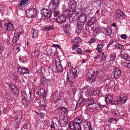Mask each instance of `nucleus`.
Returning <instances> with one entry per match:
<instances>
[{
  "instance_id": "8fccbe9b",
  "label": "nucleus",
  "mask_w": 130,
  "mask_h": 130,
  "mask_svg": "<svg viewBox=\"0 0 130 130\" xmlns=\"http://www.w3.org/2000/svg\"><path fill=\"white\" fill-rule=\"evenodd\" d=\"M9 87L11 90H13L16 87L13 84H10L9 86Z\"/></svg>"
},
{
  "instance_id": "6e6d98bb",
  "label": "nucleus",
  "mask_w": 130,
  "mask_h": 130,
  "mask_svg": "<svg viewBox=\"0 0 130 130\" xmlns=\"http://www.w3.org/2000/svg\"><path fill=\"white\" fill-rule=\"evenodd\" d=\"M121 38L123 39H126L127 38V37L125 34H122L121 35Z\"/></svg>"
},
{
  "instance_id": "338daca9",
  "label": "nucleus",
  "mask_w": 130,
  "mask_h": 130,
  "mask_svg": "<svg viewBox=\"0 0 130 130\" xmlns=\"http://www.w3.org/2000/svg\"><path fill=\"white\" fill-rule=\"evenodd\" d=\"M56 68H57L58 69V68H59L60 69H61L62 68V67L60 66H58L57 67H56Z\"/></svg>"
},
{
  "instance_id": "9d476101",
  "label": "nucleus",
  "mask_w": 130,
  "mask_h": 130,
  "mask_svg": "<svg viewBox=\"0 0 130 130\" xmlns=\"http://www.w3.org/2000/svg\"><path fill=\"white\" fill-rule=\"evenodd\" d=\"M105 101L107 104H112L114 101L113 98L110 94L106 95L105 98Z\"/></svg>"
},
{
  "instance_id": "4c0bfd02",
  "label": "nucleus",
  "mask_w": 130,
  "mask_h": 130,
  "mask_svg": "<svg viewBox=\"0 0 130 130\" xmlns=\"http://www.w3.org/2000/svg\"><path fill=\"white\" fill-rule=\"evenodd\" d=\"M114 85V83L112 81H110L108 85L109 87V88H111L113 87Z\"/></svg>"
},
{
  "instance_id": "49530a36",
  "label": "nucleus",
  "mask_w": 130,
  "mask_h": 130,
  "mask_svg": "<svg viewBox=\"0 0 130 130\" xmlns=\"http://www.w3.org/2000/svg\"><path fill=\"white\" fill-rule=\"evenodd\" d=\"M56 124L54 123L53 122L52 124H51V126H50V127L51 128V129H55V125Z\"/></svg>"
},
{
  "instance_id": "58836bf2",
  "label": "nucleus",
  "mask_w": 130,
  "mask_h": 130,
  "mask_svg": "<svg viewBox=\"0 0 130 130\" xmlns=\"http://www.w3.org/2000/svg\"><path fill=\"white\" fill-rule=\"evenodd\" d=\"M104 46V44L103 42H99V43L97 45V46L99 47H101V48H102Z\"/></svg>"
},
{
  "instance_id": "e2e57ef3",
  "label": "nucleus",
  "mask_w": 130,
  "mask_h": 130,
  "mask_svg": "<svg viewBox=\"0 0 130 130\" xmlns=\"http://www.w3.org/2000/svg\"><path fill=\"white\" fill-rule=\"evenodd\" d=\"M71 65V63L70 62H68L67 65L68 67H70Z\"/></svg>"
},
{
  "instance_id": "a19ab883",
  "label": "nucleus",
  "mask_w": 130,
  "mask_h": 130,
  "mask_svg": "<svg viewBox=\"0 0 130 130\" xmlns=\"http://www.w3.org/2000/svg\"><path fill=\"white\" fill-rule=\"evenodd\" d=\"M94 58L95 60L98 61L100 59V55H96L94 56Z\"/></svg>"
},
{
  "instance_id": "423d86ee",
  "label": "nucleus",
  "mask_w": 130,
  "mask_h": 130,
  "mask_svg": "<svg viewBox=\"0 0 130 130\" xmlns=\"http://www.w3.org/2000/svg\"><path fill=\"white\" fill-rule=\"evenodd\" d=\"M53 4H50L48 7L51 10H54L55 8H56L59 6V3L60 2V0H51Z\"/></svg>"
},
{
  "instance_id": "4be33fe9",
  "label": "nucleus",
  "mask_w": 130,
  "mask_h": 130,
  "mask_svg": "<svg viewBox=\"0 0 130 130\" xmlns=\"http://www.w3.org/2000/svg\"><path fill=\"white\" fill-rule=\"evenodd\" d=\"M100 55L101 60L103 61L105 60L107 56V54L106 53L103 52Z\"/></svg>"
},
{
  "instance_id": "13d9d810",
  "label": "nucleus",
  "mask_w": 130,
  "mask_h": 130,
  "mask_svg": "<svg viewBox=\"0 0 130 130\" xmlns=\"http://www.w3.org/2000/svg\"><path fill=\"white\" fill-rule=\"evenodd\" d=\"M4 49V48L0 45V54H2Z\"/></svg>"
},
{
  "instance_id": "79ce46f5",
  "label": "nucleus",
  "mask_w": 130,
  "mask_h": 130,
  "mask_svg": "<svg viewBox=\"0 0 130 130\" xmlns=\"http://www.w3.org/2000/svg\"><path fill=\"white\" fill-rule=\"evenodd\" d=\"M69 14V11L68 10H65L63 12V15L65 16L66 17V15H68Z\"/></svg>"
},
{
  "instance_id": "20e7f679",
  "label": "nucleus",
  "mask_w": 130,
  "mask_h": 130,
  "mask_svg": "<svg viewBox=\"0 0 130 130\" xmlns=\"http://www.w3.org/2000/svg\"><path fill=\"white\" fill-rule=\"evenodd\" d=\"M74 126L76 130H81L82 127L80 124L82 123L81 120L79 118H77L74 120Z\"/></svg>"
},
{
  "instance_id": "f3484780",
  "label": "nucleus",
  "mask_w": 130,
  "mask_h": 130,
  "mask_svg": "<svg viewBox=\"0 0 130 130\" xmlns=\"http://www.w3.org/2000/svg\"><path fill=\"white\" fill-rule=\"evenodd\" d=\"M122 14L123 15V12L120 10H117L115 14V17L116 19H119L121 17Z\"/></svg>"
},
{
  "instance_id": "f03ea898",
  "label": "nucleus",
  "mask_w": 130,
  "mask_h": 130,
  "mask_svg": "<svg viewBox=\"0 0 130 130\" xmlns=\"http://www.w3.org/2000/svg\"><path fill=\"white\" fill-rule=\"evenodd\" d=\"M87 17L86 14L85 13H83L80 17L79 18V21L77 22V24L78 27H79L80 25H82L83 26L85 23L86 22Z\"/></svg>"
},
{
  "instance_id": "bb28decb",
  "label": "nucleus",
  "mask_w": 130,
  "mask_h": 130,
  "mask_svg": "<svg viewBox=\"0 0 130 130\" xmlns=\"http://www.w3.org/2000/svg\"><path fill=\"white\" fill-rule=\"evenodd\" d=\"M94 18H92L90 19L87 22V24L89 25H91L92 24L94 23L95 22V21L94 20L92 21V20H94Z\"/></svg>"
},
{
  "instance_id": "6e6552de",
  "label": "nucleus",
  "mask_w": 130,
  "mask_h": 130,
  "mask_svg": "<svg viewBox=\"0 0 130 130\" xmlns=\"http://www.w3.org/2000/svg\"><path fill=\"white\" fill-rule=\"evenodd\" d=\"M5 23L4 26L5 29L8 31L12 30L14 29V27L13 25L11 23L8 22H6V20L4 21Z\"/></svg>"
},
{
  "instance_id": "f704fd0d",
  "label": "nucleus",
  "mask_w": 130,
  "mask_h": 130,
  "mask_svg": "<svg viewBox=\"0 0 130 130\" xmlns=\"http://www.w3.org/2000/svg\"><path fill=\"white\" fill-rule=\"evenodd\" d=\"M88 106H89L90 105L93 104L94 103V102L93 100L92 99H91L88 100L87 102Z\"/></svg>"
},
{
  "instance_id": "a211bd4d",
  "label": "nucleus",
  "mask_w": 130,
  "mask_h": 130,
  "mask_svg": "<svg viewBox=\"0 0 130 130\" xmlns=\"http://www.w3.org/2000/svg\"><path fill=\"white\" fill-rule=\"evenodd\" d=\"M72 41L74 44L79 45L82 41L81 39L79 37H76L72 40Z\"/></svg>"
},
{
  "instance_id": "2f4dec72",
  "label": "nucleus",
  "mask_w": 130,
  "mask_h": 130,
  "mask_svg": "<svg viewBox=\"0 0 130 130\" xmlns=\"http://www.w3.org/2000/svg\"><path fill=\"white\" fill-rule=\"evenodd\" d=\"M69 127L72 130H74L75 129V126H74V123L70 122L69 123Z\"/></svg>"
},
{
  "instance_id": "412c9836",
  "label": "nucleus",
  "mask_w": 130,
  "mask_h": 130,
  "mask_svg": "<svg viewBox=\"0 0 130 130\" xmlns=\"http://www.w3.org/2000/svg\"><path fill=\"white\" fill-rule=\"evenodd\" d=\"M59 113L60 112L62 114H64L67 112V109L66 107H61L59 108Z\"/></svg>"
},
{
  "instance_id": "f8f14e48",
  "label": "nucleus",
  "mask_w": 130,
  "mask_h": 130,
  "mask_svg": "<svg viewBox=\"0 0 130 130\" xmlns=\"http://www.w3.org/2000/svg\"><path fill=\"white\" fill-rule=\"evenodd\" d=\"M77 12L74 11L71 15L70 17V20L73 22H75L78 19V17L76 15Z\"/></svg>"
},
{
  "instance_id": "ddd939ff",
  "label": "nucleus",
  "mask_w": 130,
  "mask_h": 130,
  "mask_svg": "<svg viewBox=\"0 0 130 130\" xmlns=\"http://www.w3.org/2000/svg\"><path fill=\"white\" fill-rule=\"evenodd\" d=\"M66 19V17L63 15H59L56 18L57 21L61 23H62L64 22Z\"/></svg>"
},
{
  "instance_id": "052dcab7",
  "label": "nucleus",
  "mask_w": 130,
  "mask_h": 130,
  "mask_svg": "<svg viewBox=\"0 0 130 130\" xmlns=\"http://www.w3.org/2000/svg\"><path fill=\"white\" fill-rule=\"evenodd\" d=\"M53 46L54 47H57L58 48H59L60 47V45L57 44H53Z\"/></svg>"
},
{
  "instance_id": "b1692460",
  "label": "nucleus",
  "mask_w": 130,
  "mask_h": 130,
  "mask_svg": "<svg viewBox=\"0 0 130 130\" xmlns=\"http://www.w3.org/2000/svg\"><path fill=\"white\" fill-rule=\"evenodd\" d=\"M22 101L23 104L25 106H27L29 105V102L28 100L26 98H22Z\"/></svg>"
},
{
  "instance_id": "69168bd1",
  "label": "nucleus",
  "mask_w": 130,
  "mask_h": 130,
  "mask_svg": "<svg viewBox=\"0 0 130 130\" xmlns=\"http://www.w3.org/2000/svg\"><path fill=\"white\" fill-rule=\"evenodd\" d=\"M91 51V50H86L85 51V52H90Z\"/></svg>"
},
{
  "instance_id": "c9c22d12",
  "label": "nucleus",
  "mask_w": 130,
  "mask_h": 130,
  "mask_svg": "<svg viewBox=\"0 0 130 130\" xmlns=\"http://www.w3.org/2000/svg\"><path fill=\"white\" fill-rule=\"evenodd\" d=\"M38 30L36 29L33 32V36L32 37L34 38L35 37H37L38 36Z\"/></svg>"
},
{
  "instance_id": "ea45409f",
  "label": "nucleus",
  "mask_w": 130,
  "mask_h": 130,
  "mask_svg": "<svg viewBox=\"0 0 130 130\" xmlns=\"http://www.w3.org/2000/svg\"><path fill=\"white\" fill-rule=\"evenodd\" d=\"M53 28L52 26H48L45 27L44 29L46 30H50Z\"/></svg>"
},
{
  "instance_id": "5701e85b",
  "label": "nucleus",
  "mask_w": 130,
  "mask_h": 130,
  "mask_svg": "<svg viewBox=\"0 0 130 130\" xmlns=\"http://www.w3.org/2000/svg\"><path fill=\"white\" fill-rule=\"evenodd\" d=\"M91 71L90 70L89 72L87 73V75L88 76L89 78V80L90 81L91 83H93L95 81V80L94 79H92V78H91L92 76H93V74H91Z\"/></svg>"
},
{
  "instance_id": "dca6fc26",
  "label": "nucleus",
  "mask_w": 130,
  "mask_h": 130,
  "mask_svg": "<svg viewBox=\"0 0 130 130\" xmlns=\"http://www.w3.org/2000/svg\"><path fill=\"white\" fill-rule=\"evenodd\" d=\"M89 87H85L83 91V93L87 97H89L90 95H91V93H92V92L91 91H88V90H87V88Z\"/></svg>"
},
{
  "instance_id": "72a5a7b5",
  "label": "nucleus",
  "mask_w": 130,
  "mask_h": 130,
  "mask_svg": "<svg viewBox=\"0 0 130 130\" xmlns=\"http://www.w3.org/2000/svg\"><path fill=\"white\" fill-rule=\"evenodd\" d=\"M115 46L117 49H123L124 48V46L119 43L116 44L115 45Z\"/></svg>"
},
{
  "instance_id": "f257e3e1",
  "label": "nucleus",
  "mask_w": 130,
  "mask_h": 130,
  "mask_svg": "<svg viewBox=\"0 0 130 130\" xmlns=\"http://www.w3.org/2000/svg\"><path fill=\"white\" fill-rule=\"evenodd\" d=\"M77 74L76 70L75 68L72 69L69 72L67 75V77L68 79L70 80L75 78Z\"/></svg>"
},
{
  "instance_id": "1a4fd4ad",
  "label": "nucleus",
  "mask_w": 130,
  "mask_h": 130,
  "mask_svg": "<svg viewBox=\"0 0 130 130\" xmlns=\"http://www.w3.org/2000/svg\"><path fill=\"white\" fill-rule=\"evenodd\" d=\"M113 72L114 77L116 79H118L119 78L121 74V70L117 67L115 68Z\"/></svg>"
},
{
  "instance_id": "aec40b11",
  "label": "nucleus",
  "mask_w": 130,
  "mask_h": 130,
  "mask_svg": "<svg viewBox=\"0 0 130 130\" xmlns=\"http://www.w3.org/2000/svg\"><path fill=\"white\" fill-rule=\"evenodd\" d=\"M69 4L72 9H74L75 8L76 3L74 0H71L69 1Z\"/></svg>"
},
{
  "instance_id": "c756f323",
  "label": "nucleus",
  "mask_w": 130,
  "mask_h": 130,
  "mask_svg": "<svg viewBox=\"0 0 130 130\" xmlns=\"http://www.w3.org/2000/svg\"><path fill=\"white\" fill-rule=\"evenodd\" d=\"M100 93V90L99 89H96L92 92V95L95 96L98 95Z\"/></svg>"
},
{
  "instance_id": "0eeeda50",
  "label": "nucleus",
  "mask_w": 130,
  "mask_h": 130,
  "mask_svg": "<svg viewBox=\"0 0 130 130\" xmlns=\"http://www.w3.org/2000/svg\"><path fill=\"white\" fill-rule=\"evenodd\" d=\"M127 99V98L126 96L121 97L118 99L116 101L115 103L118 106H120L123 105L126 101Z\"/></svg>"
},
{
  "instance_id": "7c9ffc66",
  "label": "nucleus",
  "mask_w": 130,
  "mask_h": 130,
  "mask_svg": "<svg viewBox=\"0 0 130 130\" xmlns=\"http://www.w3.org/2000/svg\"><path fill=\"white\" fill-rule=\"evenodd\" d=\"M70 30V27L69 26H65L64 28V30L65 32L67 34H68Z\"/></svg>"
},
{
  "instance_id": "393cba45",
  "label": "nucleus",
  "mask_w": 130,
  "mask_h": 130,
  "mask_svg": "<svg viewBox=\"0 0 130 130\" xmlns=\"http://www.w3.org/2000/svg\"><path fill=\"white\" fill-rule=\"evenodd\" d=\"M12 92L15 95H18L19 93V91L16 87L13 89L11 90Z\"/></svg>"
},
{
  "instance_id": "bf43d9fd",
  "label": "nucleus",
  "mask_w": 130,
  "mask_h": 130,
  "mask_svg": "<svg viewBox=\"0 0 130 130\" xmlns=\"http://www.w3.org/2000/svg\"><path fill=\"white\" fill-rule=\"evenodd\" d=\"M4 5H3V4H0V9L2 10L3 8L4 7Z\"/></svg>"
},
{
  "instance_id": "3c124183",
  "label": "nucleus",
  "mask_w": 130,
  "mask_h": 130,
  "mask_svg": "<svg viewBox=\"0 0 130 130\" xmlns=\"http://www.w3.org/2000/svg\"><path fill=\"white\" fill-rule=\"evenodd\" d=\"M96 50H97L98 53H101L103 51L102 48H101V47H99L98 46H97L96 47Z\"/></svg>"
},
{
  "instance_id": "5fc2aeb1",
  "label": "nucleus",
  "mask_w": 130,
  "mask_h": 130,
  "mask_svg": "<svg viewBox=\"0 0 130 130\" xmlns=\"http://www.w3.org/2000/svg\"><path fill=\"white\" fill-rule=\"evenodd\" d=\"M120 54L122 55V56H126V55L125 52V51L124 50L121 51Z\"/></svg>"
},
{
  "instance_id": "2eb2a0df",
  "label": "nucleus",
  "mask_w": 130,
  "mask_h": 130,
  "mask_svg": "<svg viewBox=\"0 0 130 130\" xmlns=\"http://www.w3.org/2000/svg\"><path fill=\"white\" fill-rule=\"evenodd\" d=\"M84 127L85 128L87 129V130H93L91 126V124L90 122H84Z\"/></svg>"
},
{
  "instance_id": "774afa93",
  "label": "nucleus",
  "mask_w": 130,
  "mask_h": 130,
  "mask_svg": "<svg viewBox=\"0 0 130 130\" xmlns=\"http://www.w3.org/2000/svg\"><path fill=\"white\" fill-rule=\"evenodd\" d=\"M117 130H123V129L122 128H118Z\"/></svg>"
},
{
  "instance_id": "4d7b16f0",
  "label": "nucleus",
  "mask_w": 130,
  "mask_h": 130,
  "mask_svg": "<svg viewBox=\"0 0 130 130\" xmlns=\"http://www.w3.org/2000/svg\"><path fill=\"white\" fill-rule=\"evenodd\" d=\"M99 33L98 31V30L95 28L94 31V34L95 36H96Z\"/></svg>"
},
{
  "instance_id": "7ed1b4c3",
  "label": "nucleus",
  "mask_w": 130,
  "mask_h": 130,
  "mask_svg": "<svg viewBox=\"0 0 130 130\" xmlns=\"http://www.w3.org/2000/svg\"><path fill=\"white\" fill-rule=\"evenodd\" d=\"M43 15L45 17H46V21L49 22L51 21V20L50 18L51 15V12L47 9L45 8H44L42 12Z\"/></svg>"
},
{
  "instance_id": "9b49d317",
  "label": "nucleus",
  "mask_w": 130,
  "mask_h": 130,
  "mask_svg": "<svg viewBox=\"0 0 130 130\" xmlns=\"http://www.w3.org/2000/svg\"><path fill=\"white\" fill-rule=\"evenodd\" d=\"M18 71L23 74H29L30 71L29 69L25 67H18Z\"/></svg>"
},
{
  "instance_id": "864d4df0",
  "label": "nucleus",
  "mask_w": 130,
  "mask_h": 130,
  "mask_svg": "<svg viewBox=\"0 0 130 130\" xmlns=\"http://www.w3.org/2000/svg\"><path fill=\"white\" fill-rule=\"evenodd\" d=\"M111 120L110 122H112L113 123H116L117 122V120L115 119L114 118H112L110 119Z\"/></svg>"
},
{
  "instance_id": "de8ad7c7",
  "label": "nucleus",
  "mask_w": 130,
  "mask_h": 130,
  "mask_svg": "<svg viewBox=\"0 0 130 130\" xmlns=\"http://www.w3.org/2000/svg\"><path fill=\"white\" fill-rule=\"evenodd\" d=\"M96 29L98 30V31L99 33L101 32L102 31V30H104V29H103L102 28L99 27H97L96 28Z\"/></svg>"
},
{
  "instance_id": "6ab92c4d",
  "label": "nucleus",
  "mask_w": 130,
  "mask_h": 130,
  "mask_svg": "<svg viewBox=\"0 0 130 130\" xmlns=\"http://www.w3.org/2000/svg\"><path fill=\"white\" fill-rule=\"evenodd\" d=\"M112 32V30L111 29L105 28L104 29L103 32L106 36H108L110 37V35Z\"/></svg>"
},
{
  "instance_id": "a18cd8bd",
  "label": "nucleus",
  "mask_w": 130,
  "mask_h": 130,
  "mask_svg": "<svg viewBox=\"0 0 130 130\" xmlns=\"http://www.w3.org/2000/svg\"><path fill=\"white\" fill-rule=\"evenodd\" d=\"M21 96L22 98H26V94L23 91H22L21 92Z\"/></svg>"
},
{
  "instance_id": "0e129e2a",
  "label": "nucleus",
  "mask_w": 130,
  "mask_h": 130,
  "mask_svg": "<svg viewBox=\"0 0 130 130\" xmlns=\"http://www.w3.org/2000/svg\"><path fill=\"white\" fill-rule=\"evenodd\" d=\"M86 62V60L84 59L82 60V63H85Z\"/></svg>"
},
{
  "instance_id": "e433bc0d",
  "label": "nucleus",
  "mask_w": 130,
  "mask_h": 130,
  "mask_svg": "<svg viewBox=\"0 0 130 130\" xmlns=\"http://www.w3.org/2000/svg\"><path fill=\"white\" fill-rule=\"evenodd\" d=\"M20 45L19 43H18L16 46H15L14 48L16 49V50H18L17 52H18L20 50Z\"/></svg>"
},
{
  "instance_id": "c85d7f7f",
  "label": "nucleus",
  "mask_w": 130,
  "mask_h": 130,
  "mask_svg": "<svg viewBox=\"0 0 130 130\" xmlns=\"http://www.w3.org/2000/svg\"><path fill=\"white\" fill-rule=\"evenodd\" d=\"M116 54H113L110 55V59L109 61H114L116 59Z\"/></svg>"
},
{
  "instance_id": "603ef678",
  "label": "nucleus",
  "mask_w": 130,
  "mask_h": 130,
  "mask_svg": "<svg viewBox=\"0 0 130 130\" xmlns=\"http://www.w3.org/2000/svg\"><path fill=\"white\" fill-rule=\"evenodd\" d=\"M60 12L59 11H55L54 12V15L55 17H58L59 15Z\"/></svg>"
},
{
  "instance_id": "c03bdc74",
  "label": "nucleus",
  "mask_w": 130,
  "mask_h": 130,
  "mask_svg": "<svg viewBox=\"0 0 130 130\" xmlns=\"http://www.w3.org/2000/svg\"><path fill=\"white\" fill-rule=\"evenodd\" d=\"M79 45L74 44L72 46V50H74L77 47H79Z\"/></svg>"
},
{
  "instance_id": "09e8293b",
  "label": "nucleus",
  "mask_w": 130,
  "mask_h": 130,
  "mask_svg": "<svg viewBox=\"0 0 130 130\" xmlns=\"http://www.w3.org/2000/svg\"><path fill=\"white\" fill-rule=\"evenodd\" d=\"M76 52L78 54L82 53V50L80 48H78L76 50Z\"/></svg>"
},
{
  "instance_id": "37998d69",
  "label": "nucleus",
  "mask_w": 130,
  "mask_h": 130,
  "mask_svg": "<svg viewBox=\"0 0 130 130\" xmlns=\"http://www.w3.org/2000/svg\"><path fill=\"white\" fill-rule=\"evenodd\" d=\"M96 41V39L95 38H92L90 39L88 43L89 44H90L93 43L95 42Z\"/></svg>"
},
{
  "instance_id": "680f3d73",
  "label": "nucleus",
  "mask_w": 130,
  "mask_h": 130,
  "mask_svg": "<svg viewBox=\"0 0 130 130\" xmlns=\"http://www.w3.org/2000/svg\"><path fill=\"white\" fill-rule=\"evenodd\" d=\"M97 1L98 4H100L101 3V0H97Z\"/></svg>"
},
{
  "instance_id": "473e14b6",
  "label": "nucleus",
  "mask_w": 130,
  "mask_h": 130,
  "mask_svg": "<svg viewBox=\"0 0 130 130\" xmlns=\"http://www.w3.org/2000/svg\"><path fill=\"white\" fill-rule=\"evenodd\" d=\"M130 63V62L128 60H125L123 63V65L124 66L128 67L129 66V64Z\"/></svg>"
},
{
  "instance_id": "4468645a",
  "label": "nucleus",
  "mask_w": 130,
  "mask_h": 130,
  "mask_svg": "<svg viewBox=\"0 0 130 130\" xmlns=\"http://www.w3.org/2000/svg\"><path fill=\"white\" fill-rule=\"evenodd\" d=\"M21 32H19L18 33H15L14 36L13 37L12 40L13 43H15L18 41L19 39V38L20 36L21 35Z\"/></svg>"
},
{
  "instance_id": "39448f33",
  "label": "nucleus",
  "mask_w": 130,
  "mask_h": 130,
  "mask_svg": "<svg viewBox=\"0 0 130 130\" xmlns=\"http://www.w3.org/2000/svg\"><path fill=\"white\" fill-rule=\"evenodd\" d=\"M26 13L27 16L29 18L34 17L37 15L36 10L34 8H30L27 9Z\"/></svg>"
},
{
  "instance_id": "cd10ccee",
  "label": "nucleus",
  "mask_w": 130,
  "mask_h": 130,
  "mask_svg": "<svg viewBox=\"0 0 130 130\" xmlns=\"http://www.w3.org/2000/svg\"><path fill=\"white\" fill-rule=\"evenodd\" d=\"M29 0H21L20 2V4L19 7H20L21 6L24 5L26 4Z\"/></svg>"
},
{
  "instance_id": "a878e982",
  "label": "nucleus",
  "mask_w": 130,
  "mask_h": 130,
  "mask_svg": "<svg viewBox=\"0 0 130 130\" xmlns=\"http://www.w3.org/2000/svg\"><path fill=\"white\" fill-rule=\"evenodd\" d=\"M22 118V116L21 115H18L17 119L15 120V121L16 122L17 124L19 125V123H20L21 121V120Z\"/></svg>"
}]
</instances>
